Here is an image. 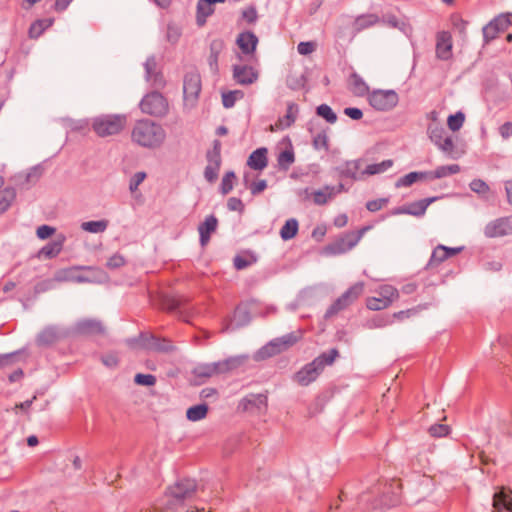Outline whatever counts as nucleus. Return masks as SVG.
Returning a JSON list of instances; mask_svg holds the SVG:
<instances>
[{
	"label": "nucleus",
	"mask_w": 512,
	"mask_h": 512,
	"mask_svg": "<svg viewBox=\"0 0 512 512\" xmlns=\"http://www.w3.org/2000/svg\"><path fill=\"white\" fill-rule=\"evenodd\" d=\"M234 319L237 322V325H244L249 322L250 317L248 311L245 307H237L234 312Z\"/></svg>",
	"instance_id": "nucleus-56"
},
{
	"label": "nucleus",
	"mask_w": 512,
	"mask_h": 512,
	"mask_svg": "<svg viewBox=\"0 0 512 512\" xmlns=\"http://www.w3.org/2000/svg\"><path fill=\"white\" fill-rule=\"evenodd\" d=\"M429 181V174L427 171H415L410 172L403 177H400L396 183L395 186L397 188L400 187H409L412 184L416 182H428Z\"/></svg>",
	"instance_id": "nucleus-23"
},
{
	"label": "nucleus",
	"mask_w": 512,
	"mask_h": 512,
	"mask_svg": "<svg viewBox=\"0 0 512 512\" xmlns=\"http://www.w3.org/2000/svg\"><path fill=\"white\" fill-rule=\"evenodd\" d=\"M298 221L295 218L288 219L280 230V236L287 241L294 238L298 232Z\"/></svg>",
	"instance_id": "nucleus-39"
},
{
	"label": "nucleus",
	"mask_w": 512,
	"mask_h": 512,
	"mask_svg": "<svg viewBox=\"0 0 512 512\" xmlns=\"http://www.w3.org/2000/svg\"><path fill=\"white\" fill-rule=\"evenodd\" d=\"M499 134L504 140L509 139L512 136V122L508 121L499 127Z\"/></svg>",
	"instance_id": "nucleus-64"
},
{
	"label": "nucleus",
	"mask_w": 512,
	"mask_h": 512,
	"mask_svg": "<svg viewBox=\"0 0 512 512\" xmlns=\"http://www.w3.org/2000/svg\"><path fill=\"white\" fill-rule=\"evenodd\" d=\"M218 226V220L214 215H209L205 218L204 222L198 227L200 235L201 246H206L210 240V236L214 233Z\"/></svg>",
	"instance_id": "nucleus-20"
},
{
	"label": "nucleus",
	"mask_w": 512,
	"mask_h": 512,
	"mask_svg": "<svg viewBox=\"0 0 512 512\" xmlns=\"http://www.w3.org/2000/svg\"><path fill=\"white\" fill-rule=\"evenodd\" d=\"M360 164H361V162L359 160L347 162L342 173L345 176L350 177L352 179H361L363 175L361 173L358 174Z\"/></svg>",
	"instance_id": "nucleus-45"
},
{
	"label": "nucleus",
	"mask_w": 512,
	"mask_h": 512,
	"mask_svg": "<svg viewBox=\"0 0 512 512\" xmlns=\"http://www.w3.org/2000/svg\"><path fill=\"white\" fill-rule=\"evenodd\" d=\"M56 280L68 281V282H78V283L91 281V279L89 277L84 276L79 272L78 267H72V268L63 269V270L59 271L56 274Z\"/></svg>",
	"instance_id": "nucleus-25"
},
{
	"label": "nucleus",
	"mask_w": 512,
	"mask_h": 512,
	"mask_svg": "<svg viewBox=\"0 0 512 512\" xmlns=\"http://www.w3.org/2000/svg\"><path fill=\"white\" fill-rule=\"evenodd\" d=\"M109 221L106 219L97 220V221H86L81 224V229L85 232L89 233H103L108 228Z\"/></svg>",
	"instance_id": "nucleus-36"
},
{
	"label": "nucleus",
	"mask_w": 512,
	"mask_h": 512,
	"mask_svg": "<svg viewBox=\"0 0 512 512\" xmlns=\"http://www.w3.org/2000/svg\"><path fill=\"white\" fill-rule=\"evenodd\" d=\"M134 382L142 386H153L156 383V378L151 374L139 373L135 375Z\"/></svg>",
	"instance_id": "nucleus-57"
},
{
	"label": "nucleus",
	"mask_w": 512,
	"mask_h": 512,
	"mask_svg": "<svg viewBox=\"0 0 512 512\" xmlns=\"http://www.w3.org/2000/svg\"><path fill=\"white\" fill-rule=\"evenodd\" d=\"M258 78V73L251 66L234 65L233 79L239 85H250Z\"/></svg>",
	"instance_id": "nucleus-15"
},
{
	"label": "nucleus",
	"mask_w": 512,
	"mask_h": 512,
	"mask_svg": "<svg viewBox=\"0 0 512 512\" xmlns=\"http://www.w3.org/2000/svg\"><path fill=\"white\" fill-rule=\"evenodd\" d=\"M63 335V331L58 327L47 326L37 335L36 343L39 346H49L56 343Z\"/></svg>",
	"instance_id": "nucleus-17"
},
{
	"label": "nucleus",
	"mask_w": 512,
	"mask_h": 512,
	"mask_svg": "<svg viewBox=\"0 0 512 512\" xmlns=\"http://www.w3.org/2000/svg\"><path fill=\"white\" fill-rule=\"evenodd\" d=\"M257 43L258 39L252 32L241 33L237 38V44L245 54L253 53L256 49Z\"/></svg>",
	"instance_id": "nucleus-26"
},
{
	"label": "nucleus",
	"mask_w": 512,
	"mask_h": 512,
	"mask_svg": "<svg viewBox=\"0 0 512 512\" xmlns=\"http://www.w3.org/2000/svg\"><path fill=\"white\" fill-rule=\"evenodd\" d=\"M450 25L453 26V29L457 31L461 37L465 36L467 22L462 20L458 15L450 16Z\"/></svg>",
	"instance_id": "nucleus-51"
},
{
	"label": "nucleus",
	"mask_w": 512,
	"mask_h": 512,
	"mask_svg": "<svg viewBox=\"0 0 512 512\" xmlns=\"http://www.w3.org/2000/svg\"><path fill=\"white\" fill-rule=\"evenodd\" d=\"M244 93L241 90H232L222 93V103L225 108H232L236 101L242 99Z\"/></svg>",
	"instance_id": "nucleus-43"
},
{
	"label": "nucleus",
	"mask_w": 512,
	"mask_h": 512,
	"mask_svg": "<svg viewBox=\"0 0 512 512\" xmlns=\"http://www.w3.org/2000/svg\"><path fill=\"white\" fill-rule=\"evenodd\" d=\"M125 114H100L92 118L91 127L99 137H109L120 134L127 126Z\"/></svg>",
	"instance_id": "nucleus-2"
},
{
	"label": "nucleus",
	"mask_w": 512,
	"mask_h": 512,
	"mask_svg": "<svg viewBox=\"0 0 512 512\" xmlns=\"http://www.w3.org/2000/svg\"><path fill=\"white\" fill-rule=\"evenodd\" d=\"M436 197L421 199L416 202L407 204L408 215L422 216L426 212L427 207L436 200Z\"/></svg>",
	"instance_id": "nucleus-32"
},
{
	"label": "nucleus",
	"mask_w": 512,
	"mask_h": 512,
	"mask_svg": "<svg viewBox=\"0 0 512 512\" xmlns=\"http://www.w3.org/2000/svg\"><path fill=\"white\" fill-rule=\"evenodd\" d=\"M358 244L357 238L354 237V232L346 233L341 238L330 244L326 250L332 255H339L346 253Z\"/></svg>",
	"instance_id": "nucleus-14"
},
{
	"label": "nucleus",
	"mask_w": 512,
	"mask_h": 512,
	"mask_svg": "<svg viewBox=\"0 0 512 512\" xmlns=\"http://www.w3.org/2000/svg\"><path fill=\"white\" fill-rule=\"evenodd\" d=\"M491 22H492L493 26L495 27L498 34L501 32H504L509 27V23H510L504 13H501V14L497 15L496 17H494L491 20Z\"/></svg>",
	"instance_id": "nucleus-49"
},
{
	"label": "nucleus",
	"mask_w": 512,
	"mask_h": 512,
	"mask_svg": "<svg viewBox=\"0 0 512 512\" xmlns=\"http://www.w3.org/2000/svg\"><path fill=\"white\" fill-rule=\"evenodd\" d=\"M349 90L356 96H364L368 93L369 87L357 73H352L348 79Z\"/></svg>",
	"instance_id": "nucleus-27"
},
{
	"label": "nucleus",
	"mask_w": 512,
	"mask_h": 512,
	"mask_svg": "<svg viewBox=\"0 0 512 512\" xmlns=\"http://www.w3.org/2000/svg\"><path fill=\"white\" fill-rule=\"evenodd\" d=\"M208 413L207 404H198L187 409L186 417L189 421L196 422L204 419Z\"/></svg>",
	"instance_id": "nucleus-38"
},
{
	"label": "nucleus",
	"mask_w": 512,
	"mask_h": 512,
	"mask_svg": "<svg viewBox=\"0 0 512 512\" xmlns=\"http://www.w3.org/2000/svg\"><path fill=\"white\" fill-rule=\"evenodd\" d=\"M388 201L389 200L387 198L371 200L366 203V208L370 212H376V211H379L380 209H382L384 206H386Z\"/></svg>",
	"instance_id": "nucleus-61"
},
{
	"label": "nucleus",
	"mask_w": 512,
	"mask_h": 512,
	"mask_svg": "<svg viewBox=\"0 0 512 512\" xmlns=\"http://www.w3.org/2000/svg\"><path fill=\"white\" fill-rule=\"evenodd\" d=\"M381 21L380 17L376 14H364L358 16L354 23L353 29L355 32H361L362 30L368 29Z\"/></svg>",
	"instance_id": "nucleus-29"
},
{
	"label": "nucleus",
	"mask_w": 512,
	"mask_h": 512,
	"mask_svg": "<svg viewBox=\"0 0 512 512\" xmlns=\"http://www.w3.org/2000/svg\"><path fill=\"white\" fill-rule=\"evenodd\" d=\"M66 239L67 238L65 234H56L51 242L47 243L44 247L41 248V250L39 251V256H43L47 259L57 257L63 250V246L66 242Z\"/></svg>",
	"instance_id": "nucleus-16"
},
{
	"label": "nucleus",
	"mask_w": 512,
	"mask_h": 512,
	"mask_svg": "<svg viewBox=\"0 0 512 512\" xmlns=\"http://www.w3.org/2000/svg\"><path fill=\"white\" fill-rule=\"evenodd\" d=\"M465 118V114L462 111L450 115V131H458L463 126Z\"/></svg>",
	"instance_id": "nucleus-50"
},
{
	"label": "nucleus",
	"mask_w": 512,
	"mask_h": 512,
	"mask_svg": "<svg viewBox=\"0 0 512 512\" xmlns=\"http://www.w3.org/2000/svg\"><path fill=\"white\" fill-rule=\"evenodd\" d=\"M56 232V229L49 225H41L36 229V236L41 239L45 240L54 235Z\"/></svg>",
	"instance_id": "nucleus-58"
},
{
	"label": "nucleus",
	"mask_w": 512,
	"mask_h": 512,
	"mask_svg": "<svg viewBox=\"0 0 512 512\" xmlns=\"http://www.w3.org/2000/svg\"><path fill=\"white\" fill-rule=\"evenodd\" d=\"M448 258V246L438 245L432 252L431 258L427 264L429 269L437 268Z\"/></svg>",
	"instance_id": "nucleus-31"
},
{
	"label": "nucleus",
	"mask_w": 512,
	"mask_h": 512,
	"mask_svg": "<svg viewBox=\"0 0 512 512\" xmlns=\"http://www.w3.org/2000/svg\"><path fill=\"white\" fill-rule=\"evenodd\" d=\"M196 487V482L193 479L179 480L167 489L165 502L169 508H174L178 512H185L184 503L195 495Z\"/></svg>",
	"instance_id": "nucleus-3"
},
{
	"label": "nucleus",
	"mask_w": 512,
	"mask_h": 512,
	"mask_svg": "<svg viewBox=\"0 0 512 512\" xmlns=\"http://www.w3.org/2000/svg\"><path fill=\"white\" fill-rule=\"evenodd\" d=\"M317 114L324 118L327 122L333 124L337 120L336 114L327 104H321L317 107Z\"/></svg>",
	"instance_id": "nucleus-46"
},
{
	"label": "nucleus",
	"mask_w": 512,
	"mask_h": 512,
	"mask_svg": "<svg viewBox=\"0 0 512 512\" xmlns=\"http://www.w3.org/2000/svg\"><path fill=\"white\" fill-rule=\"evenodd\" d=\"M301 337L302 334L300 332H292L282 337L275 338L271 340L269 343H267L265 346L260 348L254 355V359L256 361H262L267 358L273 357L277 354H280L289 349L295 343H297L301 339Z\"/></svg>",
	"instance_id": "nucleus-6"
},
{
	"label": "nucleus",
	"mask_w": 512,
	"mask_h": 512,
	"mask_svg": "<svg viewBox=\"0 0 512 512\" xmlns=\"http://www.w3.org/2000/svg\"><path fill=\"white\" fill-rule=\"evenodd\" d=\"M392 165H393V161L390 160V159L383 160L380 163L369 164L361 172V174L362 175H369V176L381 174V173H384L385 171H387L389 168H391Z\"/></svg>",
	"instance_id": "nucleus-37"
},
{
	"label": "nucleus",
	"mask_w": 512,
	"mask_h": 512,
	"mask_svg": "<svg viewBox=\"0 0 512 512\" xmlns=\"http://www.w3.org/2000/svg\"><path fill=\"white\" fill-rule=\"evenodd\" d=\"M369 104L378 111H389L399 102V97L394 90L376 89L368 95Z\"/></svg>",
	"instance_id": "nucleus-8"
},
{
	"label": "nucleus",
	"mask_w": 512,
	"mask_h": 512,
	"mask_svg": "<svg viewBox=\"0 0 512 512\" xmlns=\"http://www.w3.org/2000/svg\"><path fill=\"white\" fill-rule=\"evenodd\" d=\"M224 47L222 40H213L210 44V55L208 57V63L212 71H218V56Z\"/></svg>",
	"instance_id": "nucleus-33"
},
{
	"label": "nucleus",
	"mask_w": 512,
	"mask_h": 512,
	"mask_svg": "<svg viewBox=\"0 0 512 512\" xmlns=\"http://www.w3.org/2000/svg\"><path fill=\"white\" fill-rule=\"evenodd\" d=\"M467 144L465 141L456 137V143H454L453 139L450 137V157L458 158L465 154Z\"/></svg>",
	"instance_id": "nucleus-44"
},
{
	"label": "nucleus",
	"mask_w": 512,
	"mask_h": 512,
	"mask_svg": "<svg viewBox=\"0 0 512 512\" xmlns=\"http://www.w3.org/2000/svg\"><path fill=\"white\" fill-rule=\"evenodd\" d=\"M312 196L313 202L316 205H325L334 198V190L329 185H326L322 189L314 191Z\"/></svg>",
	"instance_id": "nucleus-35"
},
{
	"label": "nucleus",
	"mask_w": 512,
	"mask_h": 512,
	"mask_svg": "<svg viewBox=\"0 0 512 512\" xmlns=\"http://www.w3.org/2000/svg\"><path fill=\"white\" fill-rule=\"evenodd\" d=\"M316 43L313 41L300 42L297 46V51L299 54L307 56L313 53L316 50Z\"/></svg>",
	"instance_id": "nucleus-59"
},
{
	"label": "nucleus",
	"mask_w": 512,
	"mask_h": 512,
	"mask_svg": "<svg viewBox=\"0 0 512 512\" xmlns=\"http://www.w3.org/2000/svg\"><path fill=\"white\" fill-rule=\"evenodd\" d=\"M181 34H182V32H181L180 27H178L177 25H174V24L168 25L166 37L170 43H172V44L177 43L181 37Z\"/></svg>",
	"instance_id": "nucleus-53"
},
{
	"label": "nucleus",
	"mask_w": 512,
	"mask_h": 512,
	"mask_svg": "<svg viewBox=\"0 0 512 512\" xmlns=\"http://www.w3.org/2000/svg\"><path fill=\"white\" fill-rule=\"evenodd\" d=\"M493 507L496 512H512V491L501 489L493 496Z\"/></svg>",
	"instance_id": "nucleus-21"
},
{
	"label": "nucleus",
	"mask_w": 512,
	"mask_h": 512,
	"mask_svg": "<svg viewBox=\"0 0 512 512\" xmlns=\"http://www.w3.org/2000/svg\"><path fill=\"white\" fill-rule=\"evenodd\" d=\"M294 160V153L291 150H284L278 156V164L285 170L290 167Z\"/></svg>",
	"instance_id": "nucleus-47"
},
{
	"label": "nucleus",
	"mask_w": 512,
	"mask_h": 512,
	"mask_svg": "<svg viewBox=\"0 0 512 512\" xmlns=\"http://www.w3.org/2000/svg\"><path fill=\"white\" fill-rule=\"evenodd\" d=\"M140 109L143 113L155 117H162L167 114L169 104L166 98L159 92H151L144 96L140 102Z\"/></svg>",
	"instance_id": "nucleus-7"
},
{
	"label": "nucleus",
	"mask_w": 512,
	"mask_h": 512,
	"mask_svg": "<svg viewBox=\"0 0 512 512\" xmlns=\"http://www.w3.org/2000/svg\"><path fill=\"white\" fill-rule=\"evenodd\" d=\"M141 345L149 350L158 352H169L173 349L171 342L167 339H160L156 336H141Z\"/></svg>",
	"instance_id": "nucleus-19"
},
{
	"label": "nucleus",
	"mask_w": 512,
	"mask_h": 512,
	"mask_svg": "<svg viewBox=\"0 0 512 512\" xmlns=\"http://www.w3.org/2000/svg\"><path fill=\"white\" fill-rule=\"evenodd\" d=\"M146 178V173L145 172H137L135 173L131 179H130V182H129V190L131 192H135L139 185L145 180Z\"/></svg>",
	"instance_id": "nucleus-60"
},
{
	"label": "nucleus",
	"mask_w": 512,
	"mask_h": 512,
	"mask_svg": "<svg viewBox=\"0 0 512 512\" xmlns=\"http://www.w3.org/2000/svg\"><path fill=\"white\" fill-rule=\"evenodd\" d=\"M469 186L473 192L479 195L484 196L490 192V187L488 184L481 179H474Z\"/></svg>",
	"instance_id": "nucleus-48"
},
{
	"label": "nucleus",
	"mask_w": 512,
	"mask_h": 512,
	"mask_svg": "<svg viewBox=\"0 0 512 512\" xmlns=\"http://www.w3.org/2000/svg\"><path fill=\"white\" fill-rule=\"evenodd\" d=\"M201 91V78L196 71L187 72L183 80L184 104L186 107H194Z\"/></svg>",
	"instance_id": "nucleus-11"
},
{
	"label": "nucleus",
	"mask_w": 512,
	"mask_h": 512,
	"mask_svg": "<svg viewBox=\"0 0 512 512\" xmlns=\"http://www.w3.org/2000/svg\"><path fill=\"white\" fill-rule=\"evenodd\" d=\"M364 291V283L358 282L344 292L326 311L325 316L331 317L351 305Z\"/></svg>",
	"instance_id": "nucleus-12"
},
{
	"label": "nucleus",
	"mask_w": 512,
	"mask_h": 512,
	"mask_svg": "<svg viewBox=\"0 0 512 512\" xmlns=\"http://www.w3.org/2000/svg\"><path fill=\"white\" fill-rule=\"evenodd\" d=\"M77 331L82 334H99L103 332V326L99 321L93 319L81 320L77 323Z\"/></svg>",
	"instance_id": "nucleus-30"
},
{
	"label": "nucleus",
	"mask_w": 512,
	"mask_h": 512,
	"mask_svg": "<svg viewBox=\"0 0 512 512\" xmlns=\"http://www.w3.org/2000/svg\"><path fill=\"white\" fill-rule=\"evenodd\" d=\"M482 33L485 44L493 41L499 35L491 21L483 27Z\"/></svg>",
	"instance_id": "nucleus-52"
},
{
	"label": "nucleus",
	"mask_w": 512,
	"mask_h": 512,
	"mask_svg": "<svg viewBox=\"0 0 512 512\" xmlns=\"http://www.w3.org/2000/svg\"><path fill=\"white\" fill-rule=\"evenodd\" d=\"M227 207L231 211L242 212L244 210V204L239 198L231 197L227 201Z\"/></svg>",
	"instance_id": "nucleus-63"
},
{
	"label": "nucleus",
	"mask_w": 512,
	"mask_h": 512,
	"mask_svg": "<svg viewBox=\"0 0 512 512\" xmlns=\"http://www.w3.org/2000/svg\"><path fill=\"white\" fill-rule=\"evenodd\" d=\"M235 179L234 172H227L222 178L221 182V192L223 194L229 193L233 189V180Z\"/></svg>",
	"instance_id": "nucleus-54"
},
{
	"label": "nucleus",
	"mask_w": 512,
	"mask_h": 512,
	"mask_svg": "<svg viewBox=\"0 0 512 512\" xmlns=\"http://www.w3.org/2000/svg\"><path fill=\"white\" fill-rule=\"evenodd\" d=\"M436 56L440 60L448 59V36L445 31L439 32L437 34Z\"/></svg>",
	"instance_id": "nucleus-34"
},
{
	"label": "nucleus",
	"mask_w": 512,
	"mask_h": 512,
	"mask_svg": "<svg viewBox=\"0 0 512 512\" xmlns=\"http://www.w3.org/2000/svg\"><path fill=\"white\" fill-rule=\"evenodd\" d=\"M429 119L428 135L431 141L440 149L446 150V146L448 145V135L442 126L444 119H440V113L437 111L430 112ZM445 122L448 123V118L445 119Z\"/></svg>",
	"instance_id": "nucleus-9"
},
{
	"label": "nucleus",
	"mask_w": 512,
	"mask_h": 512,
	"mask_svg": "<svg viewBox=\"0 0 512 512\" xmlns=\"http://www.w3.org/2000/svg\"><path fill=\"white\" fill-rule=\"evenodd\" d=\"M16 197V192L13 188H4L0 190V213L6 211Z\"/></svg>",
	"instance_id": "nucleus-42"
},
{
	"label": "nucleus",
	"mask_w": 512,
	"mask_h": 512,
	"mask_svg": "<svg viewBox=\"0 0 512 512\" xmlns=\"http://www.w3.org/2000/svg\"><path fill=\"white\" fill-rule=\"evenodd\" d=\"M212 4L205 1L199 0L197 4V23L202 26L206 22V18L213 13Z\"/></svg>",
	"instance_id": "nucleus-40"
},
{
	"label": "nucleus",
	"mask_w": 512,
	"mask_h": 512,
	"mask_svg": "<svg viewBox=\"0 0 512 512\" xmlns=\"http://www.w3.org/2000/svg\"><path fill=\"white\" fill-rule=\"evenodd\" d=\"M240 406L244 411L255 409L258 412H262L267 407V397L263 394H251L241 401Z\"/></svg>",
	"instance_id": "nucleus-22"
},
{
	"label": "nucleus",
	"mask_w": 512,
	"mask_h": 512,
	"mask_svg": "<svg viewBox=\"0 0 512 512\" xmlns=\"http://www.w3.org/2000/svg\"><path fill=\"white\" fill-rule=\"evenodd\" d=\"M207 160L208 163L204 170V177L208 182H214L218 177V172L220 169V152L218 150L209 152L207 155Z\"/></svg>",
	"instance_id": "nucleus-18"
},
{
	"label": "nucleus",
	"mask_w": 512,
	"mask_h": 512,
	"mask_svg": "<svg viewBox=\"0 0 512 512\" xmlns=\"http://www.w3.org/2000/svg\"><path fill=\"white\" fill-rule=\"evenodd\" d=\"M429 432L434 437H442L448 434V426L437 424L430 427Z\"/></svg>",
	"instance_id": "nucleus-62"
},
{
	"label": "nucleus",
	"mask_w": 512,
	"mask_h": 512,
	"mask_svg": "<svg viewBox=\"0 0 512 512\" xmlns=\"http://www.w3.org/2000/svg\"><path fill=\"white\" fill-rule=\"evenodd\" d=\"M297 110L296 105L289 104L285 116L280 118L275 125L271 126V130H284L290 127L295 122Z\"/></svg>",
	"instance_id": "nucleus-28"
},
{
	"label": "nucleus",
	"mask_w": 512,
	"mask_h": 512,
	"mask_svg": "<svg viewBox=\"0 0 512 512\" xmlns=\"http://www.w3.org/2000/svg\"><path fill=\"white\" fill-rule=\"evenodd\" d=\"M166 138L163 127L148 119L139 120L131 131L132 142L145 148H157Z\"/></svg>",
	"instance_id": "nucleus-1"
},
{
	"label": "nucleus",
	"mask_w": 512,
	"mask_h": 512,
	"mask_svg": "<svg viewBox=\"0 0 512 512\" xmlns=\"http://www.w3.org/2000/svg\"><path fill=\"white\" fill-rule=\"evenodd\" d=\"M247 360L248 356L239 355L218 362L200 364L193 369V375L196 378L207 379L231 372L242 366Z\"/></svg>",
	"instance_id": "nucleus-4"
},
{
	"label": "nucleus",
	"mask_w": 512,
	"mask_h": 512,
	"mask_svg": "<svg viewBox=\"0 0 512 512\" xmlns=\"http://www.w3.org/2000/svg\"><path fill=\"white\" fill-rule=\"evenodd\" d=\"M125 263H126L125 258L121 254L115 253L111 257H109V259L107 260L106 266L109 269H118V268L124 266Z\"/></svg>",
	"instance_id": "nucleus-55"
},
{
	"label": "nucleus",
	"mask_w": 512,
	"mask_h": 512,
	"mask_svg": "<svg viewBox=\"0 0 512 512\" xmlns=\"http://www.w3.org/2000/svg\"><path fill=\"white\" fill-rule=\"evenodd\" d=\"M486 238H501L512 235V214L489 221L483 230Z\"/></svg>",
	"instance_id": "nucleus-13"
},
{
	"label": "nucleus",
	"mask_w": 512,
	"mask_h": 512,
	"mask_svg": "<svg viewBox=\"0 0 512 512\" xmlns=\"http://www.w3.org/2000/svg\"><path fill=\"white\" fill-rule=\"evenodd\" d=\"M267 152V149L264 147L256 149L249 156L247 165L254 170H263L268 164Z\"/></svg>",
	"instance_id": "nucleus-24"
},
{
	"label": "nucleus",
	"mask_w": 512,
	"mask_h": 512,
	"mask_svg": "<svg viewBox=\"0 0 512 512\" xmlns=\"http://www.w3.org/2000/svg\"><path fill=\"white\" fill-rule=\"evenodd\" d=\"M399 297L398 290L391 285H383L378 290V296L366 301L368 309L377 311L389 307Z\"/></svg>",
	"instance_id": "nucleus-10"
},
{
	"label": "nucleus",
	"mask_w": 512,
	"mask_h": 512,
	"mask_svg": "<svg viewBox=\"0 0 512 512\" xmlns=\"http://www.w3.org/2000/svg\"><path fill=\"white\" fill-rule=\"evenodd\" d=\"M53 24V19H43L35 21L29 28L30 38H38L42 33Z\"/></svg>",
	"instance_id": "nucleus-41"
},
{
	"label": "nucleus",
	"mask_w": 512,
	"mask_h": 512,
	"mask_svg": "<svg viewBox=\"0 0 512 512\" xmlns=\"http://www.w3.org/2000/svg\"><path fill=\"white\" fill-rule=\"evenodd\" d=\"M337 357L338 351L336 349H331L328 353L321 354L296 373V382L302 386L309 385L317 379L325 365H331Z\"/></svg>",
	"instance_id": "nucleus-5"
}]
</instances>
